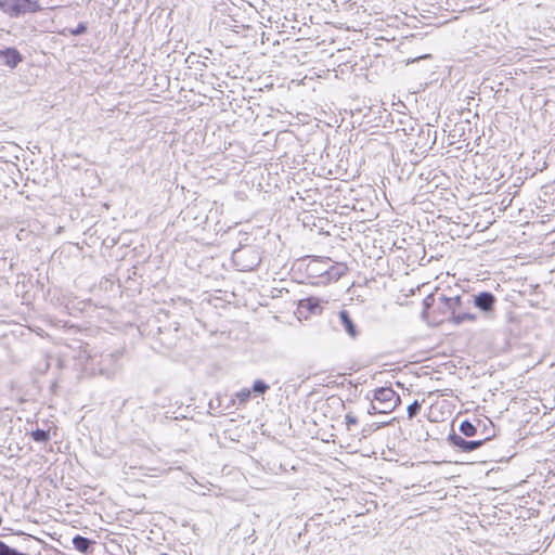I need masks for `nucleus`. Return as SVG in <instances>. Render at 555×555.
Returning a JSON list of instances; mask_svg holds the SVG:
<instances>
[{
  "mask_svg": "<svg viewBox=\"0 0 555 555\" xmlns=\"http://www.w3.org/2000/svg\"><path fill=\"white\" fill-rule=\"evenodd\" d=\"M433 320L437 323L448 320L460 325L465 321H476L477 315L469 311L466 296L439 294L437 308L433 310Z\"/></svg>",
  "mask_w": 555,
  "mask_h": 555,
  "instance_id": "1",
  "label": "nucleus"
},
{
  "mask_svg": "<svg viewBox=\"0 0 555 555\" xmlns=\"http://www.w3.org/2000/svg\"><path fill=\"white\" fill-rule=\"evenodd\" d=\"M118 360L119 354L114 352L89 356L85 364V370L91 375H100L111 379L118 371Z\"/></svg>",
  "mask_w": 555,
  "mask_h": 555,
  "instance_id": "2",
  "label": "nucleus"
},
{
  "mask_svg": "<svg viewBox=\"0 0 555 555\" xmlns=\"http://www.w3.org/2000/svg\"><path fill=\"white\" fill-rule=\"evenodd\" d=\"M232 261L238 271H253L261 263V254L255 246H242L233 250Z\"/></svg>",
  "mask_w": 555,
  "mask_h": 555,
  "instance_id": "3",
  "label": "nucleus"
},
{
  "mask_svg": "<svg viewBox=\"0 0 555 555\" xmlns=\"http://www.w3.org/2000/svg\"><path fill=\"white\" fill-rule=\"evenodd\" d=\"M38 0H0V11L12 18L41 11Z\"/></svg>",
  "mask_w": 555,
  "mask_h": 555,
  "instance_id": "4",
  "label": "nucleus"
},
{
  "mask_svg": "<svg viewBox=\"0 0 555 555\" xmlns=\"http://www.w3.org/2000/svg\"><path fill=\"white\" fill-rule=\"evenodd\" d=\"M154 324H150V334L159 341L166 349H172L178 340V325H160V320L155 319Z\"/></svg>",
  "mask_w": 555,
  "mask_h": 555,
  "instance_id": "5",
  "label": "nucleus"
},
{
  "mask_svg": "<svg viewBox=\"0 0 555 555\" xmlns=\"http://www.w3.org/2000/svg\"><path fill=\"white\" fill-rule=\"evenodd\" d=\"M467 301H469V308L474 306L478 309L486 318H493L495 306L498 302L496 297L489 291H481L474 294L466 295Z\"/></svg>",
  "mask_w": 555,
  "mask_h": 555,
  "instance_id": "6",
  "label": "nucleus"
},
{
  "mask_svg": "<svg viewBox=\"0 0 555 555\" xmlns=\"http://www.w3.org/2000/svg\"><path fill=\"white\" fill-rule=\"evenodd\" d=\"M494 436H495V434H492V435H486L485 437H482L480 439L467 440L466 437H463V436L456 434L454 430H452L448 435L447 441L453 449H455L460 452L469 453V452H473V451L481 448L487 441H489Z\"/></svg>",
  "mask_w": 555,
  "mask_h": 555,
  "instance_id": "7",
  "label": "nucleus"
},
{
  "mask_svg": "<svg viewBox=\"0 0 555 555\" xmlns=\"http://www.w3.org/2000/svg\"><path fill=\"white\" fill-rule=\"evenodd\" d=\"M24 61V55L15 47L0 49V64L10 69L16 68Z\"/></svg>",
  "mask_w": 555,
  "mask_h": 555,
  "instance_id": "8",
  "label": "nucleus"
},
{
  "mask_svg": "<svg viewBox=\"0 0 555 555\" xmlns=\"http://www.w3.org/2000/svg\"><path fill=\"white\" fill-rule=\"evenodd\" d=\"M437 141V130L433 129V126L429 124L421 127L418 133V140L415 142V145L418 149H423L424 151L431 150Z\"/></svg>",
  "mask_w": 555,
  "mask_h": 555,
  "instance_id": "9",
  "label": "nucleus"
},
{
  "mask_svg": "<svg viewBox=\"0 0 555 555\" xmlns=\"http://www.w3.org/2000/svg\"><path fill=\"white\" fill-rule=\"evenodd\" d=\"M327 264L328 258L322 259L320 257H313L307 264L306 271L308 278H319L320 281L325 280V276L327 274Z\"/></svg>",
  "mask_w": 555,
  "mask_h": 555,
  "instance_id": "10",
  "label": "nucleus"
},
{
  "mask_svg": "<svg viewBox=\"0 0 555 555\" xmlns=\"http://www.w3.org/2000/svg\"><path fill=\"white\" fill-rule=\"evenodd\" d=\"M373 401L377 403L391 402V404L399 405L401 403L400 396L391 387H379L373 391Z\"/></svg>",
  "mask_w": 555,
  "mask_h": 555,
  "instance_id": "11",
  "label": "nucleus"
},
{
  "mask_svg": "<svg viewBox=\"0 0 555 555\" xmlns=\"http://www.w3.org/2000/svg\"><path fill=\"white\" fill-rule=\"evenodd\" d=\"M338 319L340 325L344 327L345 332L349 335L350 338L356 339L360 335V331L357 324L353 322L348 310H340L338 312Z\"/></svg>",
  "mask_w": 555,
  "mask_h": 555,
  "instance_id": "12",
  "label": "nucleus"
},
{
  "mask_svg": "<svg viewBox=\"0 0 555 555\" xmlns=\"http://www.w3.org/2000/svg\"><path fill=\"white\" fill-rule=\"evenodd\" d=\"M482 421L479 418H474V421L470 420H464L461 422L459 426V430L461 433V436L466 438H472L477 436L478 428L481 426Z\"/></svg>",
  "mask_w": 555,
  "mask_h": 555,
  "instance_id": "13",
  "label": "nucleus"
},
{
  "mask_svg": "<svg viewBox=\"0 0 555 555\" xmlns=\"http://www.w3.org/2000/svg\"><path fill=\"white\" fill-rule=\"evenodd\" d=\"M298 308L300 312L306 309L311 314H320L323 310L321 302L318 298L308 297L299 301Z\"/></svg>",
  "mask_w": 555,
  "mask_h": 555,
  "instance_id": "14",
  "label": "nucleus"
},
{
  "mask_svg": "<svg viewBox=\"0 0 555 555\" xmlns=\"http://www.w3.org/2000/svg\"><path fill=\"white\" fill-rule=\"evenodd\" d=\"M73 545L75 550L83 553V554H90L93 551L94 541L82 537L80 534H76L73 540Z\"/></svg>",
  "mask_w": 555,
  "mask_h": 555,
  "instance_id": "15",
  "label": "nucleus"
},
{
  "mask_svg": "<svg viewBox=\"0 0 555 555\" xmlns=\"http://www.w3.org/2000/svg\"><path fill=\"white\" fill-rule=\"evenodd\" d=\"M438 297H439V294L436 292V293H431V294L427 295L423 299V310H422V319L423 320L429 321L430 313H431L430 310L434 308L435 309L437 308Z\"/></svg>",
  "mask_w": 555,
  "mask_h": 555,
  "instance_id": "16",
  "label": "nucleus"
},
{
  "mask_svg": "<svg viewBox=\"0 0 555 555\" xmlns=\"http://www.w3.org/2000/svg\"><path fill=\"white\" fill-rule=\"evenodd\" d=\"M344 272L345 270L340 266L334 264L328 258L327 274L325 276V280L318 281L317 283L326 284L333 281H338L344 274Z\"/></svg>",
  "mask_w": 555,
  "mask_h": 555,
  "instance_id": "17",
  "label": "nucleus"
},
{
  "mask_svg": "<svg viewBox=\"0 0 555 555\" xmlns=\"http://www.w3.org/2000/svg\"><path fill=\"white\" fill-rule=\"evenodd\" d=\"M270 389V386L268 383H266L263 379H255L251 386L250 391L255 396H263L266 392Z\"/></svg>",
  "mask_w": 555,
  "mask_h": 555,
  "instance_id": "18",
  "label": "nucleus"
},
{
  "mask_svg": "<svg viewBox=\"0 0 555 555\" xmlns=\"http://www.w3.org/2000/svg\"><path fill=\"white\" fill-rule=\"evenodd\" d=\"M88 31V23L87 22H80L75 28L66 27L63 30V35L69 34L72 36H81L85 35Z\"/></svg>",
  "mask_w": 555,
  "mask_h": 555,
  "instance_id": "19",
  "label": "nucleus"
},
{
  "mask_svg": "<svg viewBox=\"0 0 555 555\" xmlns=\"http://www.w3.org/2000/svg\"><path fill=\"white\" fill-rule=\"evenodd\" d=\"M30 436L34 441L40 442V443H47L51 438L49 430H46L42 428H37V429L33 430Z\"/></svg>",
  "mask_w": 555,
  "mask_h": 555,
  "instance_id": "20",
  "label": "nucleus"
},
{
  "mask_svg": "<svg viewBox=\"0 0 555 555\" xmlns=\"http://www.w3.org/2000/svg\"><path fill=\"white\" fill-rule=\"evenodd\" d=\"M0 555H27V554L18 551L17 548L9 546L3 541H0Z\"/></svg>",
  "mask_w": 555,
  "mask_h": 555,
  "instance_id": "21",
  "label": "nucleus"
},
{
  "mask_svg": "<svg viewBox=\"0 0 555 555\" xmlns=\"http://www.w3.org/2000/svg\"><path fill=\"white\" fill-rule=\"evenodd\" d=\"M422 408V403L418 400H414L411 404L408 405L406 412H408V418L412 420L415 417Z\"/></svg>",
  "mask_w": 555,
  "mask_h": 555,
  "instance_id": "22",
  "label": "nucleus"
},
{
  "mask_svg": "<svg viewBox=\"0 0 555 555\" xmlns=\"http://www.w3.org/2000/svg\"><path fill=\"white\" fill-rule=\"evenodd\" d=\"M236 398L241 405L246 404L251 398L250 389L244 388L236 393Z\"/></svg>",
  "mask_w": 555,
  "mask_h": 555,
  "instance_id": "23",
  "label": "nucleus"
},
{
  "mask_svg": "<svg viewBox=\"0 0 555 555\" xmlns=\"http://www.w3.org/2000/svg\"><path fill=\"white\" fill-rule=\"evenodd\" d=\"M347 430H352V426L358 425V418L352 413H347L345 416Z\"/></svg>",
  "mask_w": 555,
  "mask_h": 555,
  "instance_id": "24",
  "label": "nucleus"
},
{
  "mask_svg": "<svg viewBox=\"0 0 555 555\" xmlns=\"http://www.w3.org/2000/svg\"><path fill=\"white\" fill-rule=\"evenodd\" d=\"M398 405L391 404V402L378 403V413H389L393 411Z\"/></svg>",
  "mask_w": 555,
  "mask_h": 555,
  "instance_id": "25",
  "label": "nucleus"
},
{
  "mask_svg": "<svg viewBox=\"0 0 555 555\" xmlns=\"http://www.w3.org/2000/svg\"><path fill=\"white\" fill-rule=\"evenodd\" d=\"M374 426L375 424H367L366 426H364L361 430L362 436L365 438L369 435H371V433L375 430Z\"/></svg>",
  "mask_w": 555,
  "mask_h": 555,
  "instance_id": "26",
  "label": "nucleus"
},
{
  "mask_svg": "<svg viewBox=\"0 0 555 555\" xmlns=\"http://www.w3.org/2000/svg\"><path fill=\"white\" fill-rule=\"evenodd\" d=\"M367 413L369 414L378 413V405H376L372 399H371V404H370V406L367 409Z\"/></svg>",
  "mask_w": 555,
  "mask_h": 555,
  "instance_id": "27",
  "label": "nucleus"
},
{
  "mask_svg": "<svg viewBox=\"0 0 555 555\" xmlns=\"http://www.w3.org/2000/svg\"><path fill=\"white\" fill-rule=\"evenodd\" d=\"M481 425H482V427H483V434H488V430H487V429H488V427H487L486 423H483V422H482V424H481Z\"/></svg>",
  "mask_w": 555,
  "mask_h": 555,
  "instance_id": "28",
  "label": "nucleus"
},
{
  "mask_svg": "<svg viewBox=\"0 0 555 555\" xmlns=\"http://www.w3.org/2000/svg\"><path fill=\"white\" fill-rule=\"evenodd\" d=\"M9 269H10V270H12V269H13V262H12V260H11V261H10V263H9Z\"/></svg>",
  "mask_w": 555,
  "mask_h": 555,
  "instance_id": "29",
  "label": "nucleus"
},
{
  "mask_svg": "<svg viewBox=\"0 0 555 555\" xmlns=\"http://www.w3.org/2000/svg\"><path fill=\"white\" fill-rule=\"evenodd\" d=\"M159 555H169V554H167V553H162V554H159Z\"/></svg>",
  "mask_w": 555,
  "mask_h": 555,
  "instance_id": "30",
  "label": "nucleus"
}]
</instances>
